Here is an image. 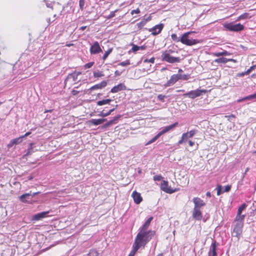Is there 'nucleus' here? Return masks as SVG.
<instances>
[{
	"label": "nucleus",
	"mask_w": 256,
	"mask_h": 256,
	"mask_svg": "<svg viewBox=\"0 0 256 256\" xmlns=\"http://www.w3.org/2000/svg\"><path fill=\"white\" fill-rule=\"evenodd\" d=\"M106 104H109L110 102L112 101L111 99H106L104 100Z\"/></svg>",
	"instance_id": "62"
},
{
	"label": "nucleus",
	"mask_w": 256,
	"mask_h": 256,
	"mask_svg": "<svg viewBox=\"0 0 256 256\" xmlns=\"http://www.w3.org/2000/svg\"><path fill=\"white\" fill-rule=\"evenodd\" d=\"M113 124H114L113 121L112 120H111L110 121H108V122H107L104 125V128H108V127H109L111 125H112Z\"/></svg>",
	"instance_id": "46"
},
{
	"label": "nucleus",
	"mask_w": 256,
	"mask_h": 256,
	"mask_svg": "<svg viewBox=\"0 0 256 256\" xmlns=\"http://www.w3.org/2000/svg\"><path fill=\"white\" fill-rule=\"evenodd\" d=\"M192 201L194 204V208L200 209L202 206H205L204 202L199 198H194Z\"/></svg>",
	"instance_id": "13"
},
{
	"label": "nucleus",
	"mask_w": 256,
	"mask_h": 256,
	"mask_svg": "<svg viewBox=\"0 0 256 256\" xmlns=\"http://www.w3.org/2000/svg\"><path fill=\"white\" fill-rule=\"evenodd\" d=\"M164 26V24H160L155 26H154L150 28L148 30L149 32H152V34L154 36H156L159 34L162 30L163 29Z\"/></svg>",
	"instance_id": "9"
},
{
	"label": "nucleus",
	"mask_w": 256,
	"mask_h": 256,
	"mask_svg": "<svg viewBox=\"0 0 256 256\" xmlns=\"http://www.w3.org/2000/svg\"><path fill=\"white\" fill-rule=\"evenodd\" d=\"M255 68H254V66H250V68H248L246 72V73H247L248 74H249L252 70H254Z\"/></svg>",
	"instance_id": "54"
},
{
	"label": "nucleus",
	"mask_w": 256,
	"mask_h": 256,
	"mask_svg": "<svg viewBox=\"0 0 256 256\" xmlns=\"http://www.w3.org/2000/svg\"><path fill=\"white\" fill-rule=\"evenodd\" d=\"M140 12V10L138 8H137L136 10H132L131 14L132 15H133V14H138Z\"/></svg>",
	"instance_id": "55"
},
{
	"label": "nucleus",
	"mask_w": 256,
	"mask_h": 256,
	"mask_svg": "<svg viewBox=\"0 0 256 256\" xmlns=\"http://www.w3.org/2000/svg\"><path fill=\"white\" fill-rule=\"evenodd\" d=\"M180 80V78L178 76V74H173L170 76V79L166 82L164 84L166 87H168L174 84L176 82Z\"/></svg>",
	"instance_id": "12"
},
{
	"label": "nucleus",
	"mask_w": 256,
	"mask_h": 256,
	"mask_svg": "<svg viewBox=\"0 0 256 256\" xmlns=\"http://www.w3.org/2000/svg\"><path fill=\"white\" fill-rule=\"evenodd\" d=\"M216 241L212 244L210 248L208 253V256H217L216 252Z\"/></svg>",
	"instance_id": "18"
},
{
	"label": "nucleus",
	"mask_w": 256,
	"mask_h": 256,
	"mask_svg": "<svg viewBox=\"0 0 256 256\" xmlns=\"http://www.w3.org/2000/svg\"><path fill=\"white\" fill-rule=\"evenodd\" d=\"M146 24V20H142L141 22L136 24L139 29H142Z\"/></svg>",
	"instance_id": "31"
},
{
	"label": "nucleus",
	"mask_w": 256,
	"mask_h": 256,
	"mask_svg": "<svg viewBox=\"0 0 256 256\" xmlns=\"http://www.w3.org/2000/svg\"><path fill=\"white\" fill-rule=\"evenodd\" d=\"M31 193H26L19 196L20 200L22 202H26L27 200L30 198Z\"/></svg>",
	"instance_id": "24"
},
{
	"label": "nucleus",
	"mask_w": 256,
	"mask_h": 256,
	"mask_svg": "<svg viewBox=\"0 0 256 256\" xmlns=\"http://www.w3.org/2000/svg\"><path fill=\"white\" fill-rule=\"evenodd\" d=\"M178 74L180 80H188L190 78V74Z\"/></svg>",
	"instance_id": "28"
},
{
	"label": "nucleus",
	"mask_w": 256,
	"mask_h": 256,
	"mask_svg": "<svg viewBox=\"0 0 256 256\" xmlns=\"http://www.w3.org/2000/svg\"><path fill=\"white\" fill-rule=\"evenodd\" d=\"M80 74H82V72H80L74 71V72L68 74L65 82L70 80H72V82H76L78 79V76Z\"/></svg>",
	"instance_id": "11"
},
{
	"label": "nucleus",
	"mask_w": 256,
	"mask_h": 256,
	"mask_svg": "<svg viewBox=\"0 0 256 256\" xmlns=\"http://www.w3.org/2000/svg\"><path fill=\"white\" fill-rule=\"evenodd\" d=\"M126 90V86L124 84H120L118 85L114 86L113 87L111 90L110 92L112 93H116L120 91Z\"/></svg>",
	"instance_id": "15"
},
{
	"label": "nucleus",
	"mask_w": 256,
	"mask_h": 256,
	"mask_svg": "<svg viewBox=\"0 0 256 256\" xmlns=\"http://www.w3.org/2000/svg\"><path fill=\"white\" fill-rule=\"evenodd\" d=\"M248 16V14H246V13H245V14H244L241 15V16H240V18H240V19H244V18H247Z\"/></svg>",
	"instance_id": "58"
},
{
	"label": "nucleus",
	"mask_w": 256,
	"mask_h": 256,
	"mask_svg": "<svg viewBox=\"0 0 256 256\" xmlns=\"http://www.w3.org/2000/svg\"><path fill=\"white\" fill-rule=\"evenodd\" d=\"M116 12V10L114 11L111 12L110 14L108 16L107 18L110 19L115 16V12Z\"/></svg>",
	"instance_id": "49"
},
{
	"label": "nucleus",
	"mask_w": 256,
	"mask_h": 256,
	"mask_svg": "<svg viewBox=\"0 0 256 256\" xmlns=\"http://www.w3.org/2000/svg\"><path fill=\"white\" fill-rule=\"evenodd\" d=\"M85 5V0H79V6L80 9L81 10H83L84 8Z\"/></svg>",
	"instance_id": "35"
},
{
	"label": "nucleus",
	"mask_w": 256,
	"mask_h": 256,
	"mask_svg": "<svg viewBox=\"0 0 256 256\" xmlns=\"http://www.w3.org/2000/svg\"><path fill=\"white\" fill-rule=\"evenodd\" d=\"M228 62H236V60L232 58H218L215 59L214 60V62L217 63V64H226Z\"/></svg>",
	"instance_id": "17"
},
{
	"label": "nucleus",
	"mask_w": 256,
	"mask_h": 256,
	"mask_svg": "<svg viewBox=\"0 0 256 256\" xmlns=\"http://www.w3.org/2000/svg\"><path fill=\"white\" fill-rule=\"evenodd\" d=\"M248 74L246 73V72H240V73L238 74H237V76H239V77H242V76H244L245 75H248Z\"/></svg>",
	"instance_id": "56"
},
{
	"label": "nucleus",
	"mask_w": 256,
	"mask_h": 256,
	"mask_svg": "<svg viewBox=\"0 0 256 256\" xmlns=\"http://www.w3.org/2000/svg\"><path fill=\"white\" fill-rule=\"evenodd\" d=\"M33 144V143H30L29 144L26 153V156L30 155L34 152L32 146Z\"/></svg>",
	"instance_id": "29"
},
{
	"label": "nucleus",
	"mask_w": 256,
	"mask_h": 256,
	"mask_svg": "<svg viewBox=\"0 0 256 256\" xmlns=\"http://www.w3.org/2000/svg\"><path fill=\"white\" fill-rule=\"evenodd\" d=\"M112 48H109L107 51L106 52L105 54H104L102 60H105L108 55L112 52Z\"/></svg>",
	"instance_id": "32"
},
{
	"label": "nucleus",
	"mask_w": 256,
	"mask_h": 256,
	"mask_svg": "<svg viewBox=\"0 0 256 256\" xmlns=\"http://www.w3.org/2000/svg\"><path fill=\"white\" fill-rule=\"evenodd\" d=\"M178 125V122H176L175 123H174L172 124H171V125H170V126H166L162 128V130L160 132H159L158 133L160 134L161 136L163 134H164L165 133H166V132H168L169 131H170L171 130H172Z\"/></svg>",
	"instance_id": "14"
},
{
	"label": "nucleus",
	"mask_w": 256,
	"mask_h": 256,
	"mask_svg": "<svg viewBox=\"0 0 256 256\" xmlns=\"http://www.w3.org/2000/svg\"><path fill=\"white\" fill-rule=\"evenodd\" d=\"M217 189V195L220 196L222 193L224 192L223 190H222V186L218 185L216 188Z\"/></svg>",
	"instance_id": "39"
},
{
	"label": "nucleus",
	"mask_w": 256,
	"mask_h": 256,
	"mask_svg": "<svg viewBox=\"0 0 256 256\" xmlns=\"http://www.w3.org/2000/svg\"><path fill=\"white\" fill-rule=\"evenodd\" d=\"M243 226L244 222H234L232 235L238 237L242 233Z\"/></svg>",
	"instance_id": "6"
},
{
	"label": "nucleus",
	"mask_w": 256,
	"mask_h": 256,
	"mask_svg": "<svg viewBox=\"0 0 256 256\" xmlns=\"http://www.w3.org/2000/svg\"><path fill=\"white\" fill-rule=\"evenodd\" d=\"M160 135L159 133H158L154 138H153L152 140H149L146 145L150 144L153 142H154L156 140L160 137Z\"/></svg>",
	"instance_id": "30"
},
{
	"label": "nucleus",
	"mask_w": 256,
	"mask_h": 256,
	"mask_svg": "<svg viewBox=\"0 0 256 256\" xmlns=\"http://www.w3.org/2000/svg\"><path fill=\"white\" fill-rule=\"evenodd\" d=\"M172 39L176 42H180V38H178L177 35L175 34H173L171 35Z\"/></svg>",
	"instance_id": "34"
},
{
	"label": "nucleus",
	"mask_w": 256,
	"mask_h": 256,
	"mask_svg": "<svg viewBox=\"0 0 256 256\" xmlns=\"http://www.w3.org/2000/svg\"><path fill=\"white\" fill-rule=\"evenodd\" d=\"M185 141L182 139H182L180 140H179L178 142V144H182Z\"/></svg>",
	"instance_id": "64"
},
{
	"label": "nucleus",
	"mask_w": 256,
	"mask_h": 256,
	"mask_svg": "<svg viewBox=\"0 0 256 256\" xmlns=\"http://www.w3.org/2000/svg\"><path fill=\"white\" fill-rule=\"evenodd\" d=\"M120 118V116L118 115L114 118L112 120L113 121L114 124L115 123V122L117 120H118Z\"/></svg>",
	"instance_id": "57"
},
{
	"label": "nucleus",
	"mask_w": 256,
	"mask_h": 256,
	"mask_svg": "<svg viewBox=\"0 0 256 256\" xmlns=\"http://www.w3.org/2000/svg\"><path fill=\"white\" fill-rule=\"evenodd\" d=\"M132 196L134 198V202L136 204H139L142 201V198L140 193L134 191L132 194Z\"/></svg>",
	"instance_id": "21"
},
{
	"label": "nucleus",
	"mask_w": 256,
	"mask_h": 256,
	"mask_svg": "<svg viewBox=\"0 0 256 256\" xmlns=\"http://www.w3.org/2000/svg\"><path fill=\"white\" fill-rule=\"evenodd\" d=\"M147 242L143 241V240H141L136 237L134 242L132 246L133 248L129 254L128 256H134L140 247L144 248Z\"/></svg>",
	"instance_id": "2"
},
{
	"label": "nucleus",
	"mask_w": 256,
	"mask_h": 256,
	"mask_svg": "<svg viewBox=\"0 0 256 256\" xmlns=\"http://www.w3.org/2000/svg\"><path fill=\"white\" fill-rule=\"evenodd\" d=\"M72 94L74 95V96H76V95L77 94H78L79 92L78 91V90H73L72 92Z\"/></svg>",
	"instance_id": "60"
},
{
	"label": "nucleus",
	"mask_w": 256,
	"mask_h": 256,
	"mask_svg": "<svg viewBox=\"0 0 256 256\" xmlns=\"http://www.w3.org/2000/svg\"><path fill=\"white\" fill-rule=\"evenodd\" d=\"M94 64V62H90L88 64H86L84 65V68H90Z\"/></svg>",
	"instance_id": "48"
},
{
	"label": "nucleus",
	"mask_w": 256,
	"mask_h": 256,
	"mask_svg": "<svg viewBox=\"0 0 256 256\" xmlns=\"http://www.w3.org/2000/svg\"><path fill=\"white\" fill-rule=\"evenodd\" d=\"M89 256H98V254L95 250H92L88 254Z\"/></svg>",
	"instance_id": "43"
},
{
	"label": "nucleus",
	"mask_w": 256,
	"mask_h": 256,
	"mask_svg": "<svg viewBox=\"0 0 256 256\" xmlns=\"http://www.w3.org/2000/svg\"><path fill=\"white\" fill-rule=\"evenodd\" d=\"M38 193H39V192H34L32 194H31V196H30V198L34 197L35 196L38 194Z\"/></svg>",
	"instance_id": "63"
},
{
	"label": "nucleus",
	"mask_w": 256,
	"mask_h": 256,
	"mask_svg": "<svg viewBox=\"0 0 256 256\" xmlns=\"http://www.w3.org/2000/svg\"><path fill=\"white\" fill-rule=\"evenodd\" d=\"M231 54L226 51V50H223L222 52H215L212 53V55L215 56H230Z\"/></svg>",
	"instance_id": "25"
},
{
	"label": "nucleus",
	"mask_w": 256,
	"mask_h": 256,
	"mask_svg": "<svg viewBox=\"0 0 256 256\" xmlns=\"http://www.w3.org/2000/svg\"><path fill=\"white\" fill-rule=\"evenodd\" d=\"M110 115V112H104L103 111L101 112L100 113L98 114L99 116H102V117H106Z\"/></svg>",
	"instance_id": "47"
},
{
	"label": "nucleus",
	"mask_w": 256,
	"mask_h": 256,
	"mask_svg": "<svg viewBox=\"0 0 256 256\" xmlns=\"http://www.w3.org/2000/svg\"><path fill=\"white\" fill-rule=\"evenodd\" d=\"M224 28L230 31L240 32L244 30V26L240 24H227L224 25Z\"/></svg>",
	"instance_id": "7"
},
{
	"label": "nucleus",
	"mask_w": 256,
	"mask_h": 256,
	"mask_svg": "<svg viewBox=\"0 0 256 256\" xmlns=\"http://www.w3.org/2000/svg\"><path fill=\"white\" fill-rule=\"evenodd\" d=\"M246 206L247 205L246 204H242L238 208L237 213L242 214V210L246 208Z\"/></svg>",
	"instance_id": "33"
},
{
	"label": "nucleus",
	"mask_w": 256,
	"mask_h": 256,
	"mask_svg": "<svg viewBox=\"0 0 256 256\" xmlns=\"http://www.w3.org/2000/svg\"><path fill=\"white\" fill-rule=\"evenodd\" d=\"M116 76H120L122 74V72H120L119 70H116L115 72H114Z\"/></svg>",
	"instance_id": "61"
},
{
	"label": "nucleus",
	"mask_w": 256,
	"mask_h": 256,
	"mask_svg": "<svg viewBox=\"0 0 256 256\" xmlns=\"http://www.w3.org/2000/svg\"><path fill=\"white\" fill-rule=\"evenodd\" d=\"M206 90L204 89H197L196 90H191L188 92L184 94V96L186 97H188L192 99H194L197 97L200 96L202 95L203 94L206 93Z\"/></svg>",
	"instance_id": "5"
},
{
	"label": "nucleus",
	"mask_w": 256,
	"mask_h": 256,
	"mask_svg": "<svg viewBox=\"0 0 256 256\" xmlns=\"http://www.w3.org/2000/svg\"><path fill=\"white\" fill-rule=\"evenodd\" d=\"M244 214H242L237 213V215L234 222H244Z\"/></svg>",
	"instance_id": "27"
},
{
	"label": "nucleus",
	"mask_w": 256,
	"mask_h": 256,
	"mask_svg": "<svg viewBox=\"0 0 256 256\" xmlns=\"http://www.w3.org/2000/svg\"><path fill=\"white\" fill-rule=\"evenodd\" d=\"M129 64H130V62L129 60H126V61L122 62L118 64V65L123 66H126Z\"/></svg>",
	"instance_id": "42"
},
{
	"label": "nucleus",
	"mask_w": 256,
	"mask_h": 256,
	"mask_svg": "<svg viewBox=\"0 0 256 256\" xmlns=\"http://www.w3.org/2000/svg\"><path fill=\"white\" fill-rule=\"evenodd\" d=\"M22 137L21 136L11 140L10 142L8 144V148H10L14 145H16L21 143L22 142Z\"/></svg>",
	"instance_id": "19"
},
{
	"label": "nucleus",
	"mask_w": 256,
	"mask_h": 256,
	"mask_svg": "<svg viewBox=\"0 0 256 256\" xmlns=\"http://www.w3.org/2000/svg\"><path fill=\"white\" fill-rule=\"evenodd\" d=\"M102 51V50L98 42H95L94 43L90 46V52L91 54H97Z\"/></svg>",
	"instance_id": "10"
},
{
	"label": "nucleus",
	"mask_w": 256,
	"mask_h": 256,
	"mask_svg": "<svg viewBox=\"0 0 256 256\" xmlns=\"http://www.w3.org/2000/svg\"><path fill=\"white\" fill-rule=\"evenodd\" d=\"M146 46L145 45H143L142 46H138L135 44H132V50L133 52H136L138 50H144L146 48Z\"/></svg>",
	"instance_id": "26"
},
{
	"label": "nucleus",
	"mask_w": 256,
	"mask_h": 256,
	"mask_svg": "<svg viewBox=\"0 0 256 256\" xmlns=\"http://www.w3.org/2000/svg\"><path fill=\"white\" fill-rule=\"evenodd\" d=\"M160 188L164 192L168 194H172L176 192V190H173L172 188L168 186V182L166 180L162 181L161 184Z\"/></svg>",
	"instance_id": "8"
},
{
	"label": "nucleus",
	"mask_w": 256,
	"mask_h": 256,
	"mask_svg": "<svg viewBox=\"0 0 256 256\" xmlns=\"http://www.w3.org/2000/svg\"><path fill=\"white\" fill-rule=\"evenodd\" d=\"M193 32H187L182 34L180 38V42L187 46H192L196 44L198 42L196 40H190L188 38V36L190 34Z\"/></svg>",
	"instance_id": "4"
},
{
	"label": "nucleus",
	"mask_w": 256,
	"mask_h": 256,
	"mask_svg": "<svg viewBox=\"0 0 256 256\" xmlns=\"http://www.w3.org/2000/svg\"><path fill=\"white\" fill-rule=\"evenodd\" d=\"M158 98V99L162 102H164V98H167V96H166L164 95H162V94H158L157 96Z\"/></svg>",
	"instance_id": "41"
},
{
	"label": "nucleus",
	"mask_w": 256,
	"mask_h": 256,
	"mask_svg": "<svg viewBox=\"0 0 256 256\" xmlns=\"http://www.w3.org/2000/svg\"><path fill=\"white\" fill-rule=\"evenodd\" d=\"M182 139L186 142L187 140L190 138L188 136V132L184 133L182 134Z\"/></svg>",
	"instance_id": "45"
},
{
	"label": "nucleus",
	"mask_w": 256,
	"mask_h": 256,
	"mask_svg": "<svg viewBox=\"0 0 256 256\" xmlns=\"http://www.w3.org/2000/svg\"><path fill=\"white\" fill-rule=\"evenodd\" d=\"M31 134L30 132H26L24 136H21V137H22V139L25 138L26 136H28Z\"/></svg>",
	"instance_id": "59"
},
{
	"label": "nucleus",
	"mask_w": 256,
	"mask_h": 256,
	"mask_svg": "<svg viewBox=\"0 0 256 256\" xmlns=\"http://www.w3.org/2000/svg\"><path fill=\"white\" fill-rule=\"evenodd\" d=\"M162 59L163 61L170 64L180 62L181 60V59L180 57L172 56L168 51H165L162 54Z\"/></svg>",
	"instance_id": "3"
},
{
	"label": "nucleus",
	"mask_w": 256,
	"mask_h": 256,
	"mask_svg": "<svg viewBox=\"0 0 256 256\" xmlns=\"http://www.w3.org/2000/svg\"><path fill=\"white\" fill-rule=\"evenodd\" d=\"M44 2H45L46 5L48 8H50L52 9L53 4H54V2H52L47 1L46 0H44Z\"/></svg>",
	"instance_id": "36"
},
{
	"label": "nucleus",
	"mask_w": 256,
	"mask_h": 256,
	"mask_svg": "<svg viewBox=\"0 0 256 256\" xmlns=\"http://www.w3.org/2000/svg\"><path fill=\"white\" fill-rule=\"evenodd\" d=\"M96 104L98 106H102L106 104L104 100H99L96 102Z\"/></svg>",
	"instance_id": "51"
},
{
	"label": "nucleus",
	"mask_w": 256,
	"mask_h": 256,
	"mask_svg": "<svg viewBox=\"0 0 256 256\" xmlns=\"http://www.w3.org/2000/svg\"><path fill=\"white\" fill-rule=\"evenodd\" d=\"M162 176L160 175H156L154 176V180L155 181H160L162 178Z\"/></svg>",
	"instance_id": "44"
},
{
	"label": "nucleus",
	"mask_w": 256,
	"mask_h": 256,
	"mask_svg": "<svg viewBox=\"0 0 256 256\" xmlns=\"http://www.w3.org/2000/svg\"><path fill=\"white\" fill-rule=\"evenodd\" d=\"M49 213L48 211L43 212H42L38 213L33 216L32 220H39L42 218L46 216Z\"/></svg>",
	"instance_id": "16"
},
{
	"label": "nucleus",
	"mask_w": 256,
	"mask_h": 256,
	"mask_svg": "<svg viewBox=\"0 0 256 256\" xmlns=\"http://www.w3.org/2000/svg\"><path fill=\"white\" fill-rule=\"evenodd\" d=\"M154 60H155V58H150V59L148 60V59H146L144 60V62H151V63H154Z\"/></svg>",
	"instance_id": "52"
},
{
	"label": "nucleus",
	"mask_w": 256,
	"mask_h": 256,
	"mask_svg": "<svg viewBox=\"0 0 256 256\" xmlns=\"http://www.w3.org/2000/svg\"><path fill=\"white\" fill-rule=\"evenodd\" d=\"M226 117L228 118V120L232 121V120L235 118V116L234 114H232L228 116H226Z\"/></svg>",
	"instance_id": "53"
},
{
	"label": "nucleus",
	"mask_w": 256,
	"mask_h": 256,
	"mask_svg": "<svg viewBox=\"0 0 256 256\" xmlns=\"http://www.w3.org/2000/svg\"><path fill=\"white\" fill-rule=\"evenodd\" d=\"M197 132L198 130H191L189 132H188L189 138H192Z\"/></svg>",
	"instance_id": "40"
},
{
	"label": "nucleus",
	"mask_w": 256,
	"mask_h": 256,
	"mask_svg": "<svg viewBox=\"0 0 256 256\" xmlns=\"http://www.w3.org/2000/svg\"><path fill=\"white\" fill-rule=\"evenodd\" d=\"M256 98V93L253 94L249 95L246 97H244V99H246V100H252V99Z\"/></svg>",
	"instance_id": "37"
},
{
	"label": "nucleus",
	"mask_w": 256,
	"mask_h": 256,
	"mask_svg": "<svg viewBox=\"0 0 256 256\" xmlns=\"http://www.w3.org/2000/svg\"><path fill=\"white\" fill-rule=\"evenodd\" d=\"M106 120V118L92 119L90 120V124H92L94 126H98V125L102 124Z\"/></svg>",
	"instance_id": "23"
},
{
	"label": "nucleus",
	"mask_w": 256,
	"mask_h": 256,
	"mask_svg": "<svg viewBox=\"0 0 256 256\" xmlns=\"http://www.w3.org/2000/svg\"><path fill=\"white\" fill-rule=\"evenodd\" d=\"M152 219L153 217L151 216L146 220L138 234L136 238L143 240V241L147 243L152 239L155 234V232L153 230H147Z\"/></svg>",
	"instance_id": "1"
},
{
	"label": "nucleus",
	"mask_w": 256,
	"mask_h": 256,
	"mask_svg": "<svg viewBox=\"0 0 256 256\" xmlns=\"http://www.w3.org/2000/svg\"><path fill=\"white\" fill-rule=\"evenodd\" d=\"M94 78H100L104 76V74L101 72H94Z\"/></svg>",
	"instance_id": "38"
},
{
	"label": "nucleus",
	"mask_w": 256,
	"mask_h": 256,
	"mask_svg": "<svg viewBox=\"0 0 256 256\" xmlns=\"http://www.w3.org/2000/svg\"><path fill=\"white\" fill-rule=\"evenodd\" d=\"M230 188H231V186H229V185H227L224 187L223 192H228L230 190Z\"/></svg>",
	"instance_id": "50"
},
{
	"label": "nucleus",
	"mask_w": 256,
	"mask_h": 256,
	"mask_svg": "<svg viewBox=\"0 0 256 256\" xmlns=\"http://www.w3.org/2000/svg\"><path fill=\"white\" fill-rule=\"evenodd\" d=\"M192 217L196 220H200L202 218V215L200 211V209L194 208L192 212Z\"/></svg>",
	"instance_id": "22"
},
{
	"label": "nucleus",
	"mask_w": 256,
	"mask_h": 256,
	"mask_svg": "<svg viewBox=\"0 0 256 256\" xmlns=\"http://www.w3.org/2000/svg\"><path fill=\"white\" fill-rule=\"evenodd\" d=\"M107 85V82L105 80L102 81L100 84H95L92 86L88 90H93L97 89H102L106 87Z\"/></svg>",
	"instance_id": "20"
}]
</instances>
